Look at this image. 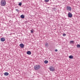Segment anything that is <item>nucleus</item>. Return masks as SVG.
<instances>
[{
    "label": "nucleus",
    "instance_id": "9b49d317",
    "mask_svg": "<svg viewBox=\"0 0 80 80\" xmlns=\"http://www.w3.org/2000/svg\"><path fill=\"white\" fill-rule=\"evenodd\" d=\"M9 74L7 72H5L4 73V75H5L6 76H7Z\"/></svg>",
    "mask_w": 80,
    "mask_h": 80
},
{
    "label": "nucleus",
    "instance_id": "f03ea898",
    "mask_svg": "<svg viewBox=\"0 0 80 80\" xmlns=\"http://www.w3.org/2000/svg\"><path fill=\"white\" fill-rule=\"evenodd\" d=\"M40 67H41L40 66L38 65H37L34 66V68L35 70H38L39 68H40Z\"/></svg>",
    "mask_w": 80,
    "mask_h": 80
},
{
    "label": "nucleus",
    "instance_id": "a211bd4d",
    "mask_svg": "<svg viewBox=\"0 0 80 80\" xmlns=\"http://www.w3.org/2000/svg\"><path fill=\"white\" fill-rule=\"evenodd\" d=\"M31 33H33V30H31Z\"/></svg>",
    "mask_w": 80,
    "mask_h": 80
},
{
    "label": "nucleus",
    "instance_id": "dca6fc26",
    "mask_svg": "<svg viewBox=\"0 0 80 80\" xmlns=\"http://www.w3.org/2000/svg\"><path fill=\"white\" fill-rule=\"evenodd\" d=\"M77 48H80V44H78L76 46Z\"/></svg>",
    "mask_w": 80,
    "mask_h": 80
},
{
    "label": "nucleus",
    "instance_id": "423d86ee",
    "mask_svg": "<svg viewBox=\"0 0 80 80\" xmlns=\"http://www.w3.org/2000/svg\"><path fill=\"white\" fill-rule=\"evenodd\" d=\"M67 9L68 10H69V11H71V10H72V8L69 6L67 7Z\"/></svg>",
    "mask_w": 80,
    "mask_h": 80
},
{
    "label": "nucleus",
    "instance_id": "7ed1b4c3",
    "mask_svg": "<svg viewBox=\"0 0 80 80\" xmlns=\"http://www.w3.org/2000/svg\"><path fill=\"white\" fill-rule=\"evenodd\" d=\"M72 13H70V12H69L68 14V17H69V18H72Z\"/></svg>",
    "mask_w": 80,
    "mask_h": 80
},
{
    "label": "nucleus",
    "instance_id": "6ab92c4d",
    "mask_svg": "<svg viewBox=\"0 0 80 80\" xmlns=\"http://www.w3.org/2000/svg\"><path fill=\"white\" fill-rule=\"evenodd\" d=\"M16 11L18 12H19V10L18 9H16Z\"/></svg>",
    "mask_w": 80,
    "mask_h": 80
},
{
    "label": "nucleus",
    "instance_id": "f257e3e1",
    "mask_svg": "<svg viewBox=\"0 0 80 80\" xmlns=\"http://www.w3.org/2000/svg\"><path fill=\"white\" fill-rule=\"evenodd\" d=\"M0 3L2 7H4V6L6 5V0H2L1 1Z\"/></svg>",
    "mask_w": 80,
    "mask_h": 80
},
{
    "label": "nucleus",
    "instance_id": "f8f14e48",
    "mask_svg": "<svg viewBox=\"0 0 80 80\" xmlns=\"http://www.w3.org/2000/svg\"><path fill=\"white\" fill-rule=\"evenodd\" d=\"M69 58H70V59H72V58H73V56L72 55H71L69 56Z\"/></svg>",
    "mask_w": 80,
    "mask_h": 80
},
{
    "label": "nucleus",
    "instance_id": "f3484780",
    "mask_svg": "<svg viewBox=\"0 0 80 80\" xmlns=\"http://www.w3.org/2000/svg\"><path fill=\"white\" fill-rule=\"evenodd\" d=\"M49 0H44L45 2H48Z\"/></svg>",
    "mask_w": 80,
    "mask_h": 80
},
{
    "label": "nucleus",
    "instance_id": "1a4fd4ad",
    "mask_svg": "<svg viewBox=\"0 0 80 80\" xmlns=\"http://www.w3.org/2000/svg\"><path fill=\"white\" fill-rule=\"evenodd\" d=\"M69 43L71 44H74V41H69Z\"/></svg>",
    "mask_w": 80,
    "mask_h": 80
},
{
    "label": "nucleus",
    "instance_id": "412c9836",
    "mask_svg": "<svg viewBox=\"0 0 80 80\" xmlns=\"http://www.w3.org/2000/svg\"><path fill=\"white\" fill-rule=\"evenodd\" d=\"M53 10L54 11H56L57 10V9L56 8H53Z\"/></svg>",
    "mask_w": 80,
    "mask_h": 80
},
{
    "label": "nucleus",
    "instance_id": "6e6552de",
    "mask_svg": "<svg viewBox=\"0 0 80 80\" xmlns=\"http://www.w3.org/2000/svg\"><path fill=\"white\" fill-rule=\"evenodd\" d=\"M5 40V39L3 38H1V42H4Z\"/></svg>",
    "mask_w": 80,
    "mask_h": 80
},
{
    "label": "nucleus",
    "instance_id": "0eeeda50",
    "mask_svg": "<svg viewBox=\"0 0 80 80\" xmlns=\"http://www.w3.org/2000/svg\"><path fill=\"white\" fill-rule=\"evenodd\" d=\"M27 53L28 54V55H30L31 54H32V52H31L30 51H28L27 52Z\"/></svg>",
    "mask_w": 80,
    "mask_h": 80
},
{
    "label": "nucleus",
    "instance_id": "ddd939ff",
    "mask_svg": "<svg viewBox=\"0 0 80 80\" xmlns=\"http://www.w3.org/2000/svg\"><path fill=\"white\" fill-rule=\"evenodd\" d=\"M44 63H45V64H47V63H48V61L47 60H45L44 61Z\"/></svg>",
    "mask_w": 80,
    "mask_h": 80
},
{
    "label": "nucleus",
    "instance_id": "20e7f679",
    "mask_svg": "<svg viewBox=\"0 0 80 80\" xmlns=\"http://www.w3.org/2000/svg\"><path fill=\"white\" fill-rule=\"evenodd\" d=\"M49 68L50 70H55V68L52 66H50Z\"/></svg>",
    "mask_w": 80,
    "mask_h": 80
},
{
    "label": "nucleus",
    "instance_id": "4468645a",
    "mask_svg": "<svg viewBox=\"0 0 80 80\" xmlns=\"http://www.w3.org/2000/svg\"><path fill=\"white\" fill-rule=\"evenodd\" d=\"M45 46L46 47H48V44L47 42H46Z\"/></svg>",
    "mask_w": 80,
    "mask_h": 80
},
{
    "label": "nucleus",
    "instance_id": "39448f33",
    "mask_svg": "<svg viewBox=\"0 0 80 80\" xmlns=\"http://www.w3.org/2000/svg\"><path fill=\"white\" fill-rule=\"evenodd\" d=\"M20 47L21 48H23L24 47V44L23 43L20 44L19 45Z\"/></svg>",
    "mask_w": 80,
    "mask_h": 80
},
{
    "label": "nucleus",
    "instance_id": "9d476101",
    "mask_svg": "<svg viewBox=\"0 0 80 80\" xmlns=\"http://www.w3.org/2000/svg\"><path fill=\"white\" fill-rule=\"evenodd\" d=\"M20 17L21 18H25V15L23 14H22L21 15Z\"/></svg>",
    "mask_w": 80,
    "mask_h": 80
},
{
    "label": "nucleus",
    "instance_id": "2eb2a0df",
    "mask_svg": "<svg viewBox=\"0 0 80 80\" xmlns=\"http://www.w3.org/2000/svg\"><path fill=\"white\" fill-rule=\"evenodd\" d=\"M22 3L21 2H19L18 5L19 6H22Z\"/></svg>",
    "mask_w": 80,
    "mask_h": 80
},
{
    "label": "nucleus",
    "instance_id": "aec40b11",
    "mask_svg": "<svg viewBox=\"0 0 80 80\" xmlns=\"http://www.w3.org/2000/svg\"><path fill=\"white\" fill-rule=\"evenodd\" d=\"M62 35H63V36H66V34H65V33H63V34H62Z\"/></svg>",
    "mask_w": 80,
    "mask_h": 80
},
{
    "label": "nucleus",
    "instance_id": "4be33fe9",
    "mask_svg": "<svg viewBox=\"0 0 80 80\" xmlns=\"http://www.w3.org/2000/svg\"><path fill=\"white\" fill-rule=\"evenodd\" d=\"M55 52H58V50L56 49L55 50Z\"/></svg>",
    "mask_w": 80,
    "mask_h": 80
}]
</instances>
